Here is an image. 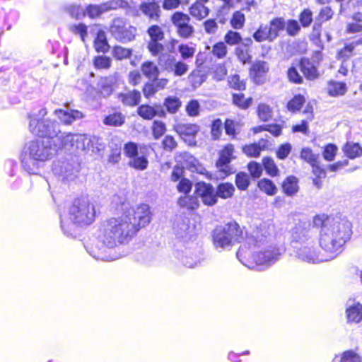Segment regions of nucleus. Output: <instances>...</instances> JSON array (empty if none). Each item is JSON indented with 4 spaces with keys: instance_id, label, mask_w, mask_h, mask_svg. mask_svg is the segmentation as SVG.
<instances>
[{
    "instance_id": "f257e3e1",
    "label": "nucleus",
    "mask_w": 362,
    "mask_h": 362,
    "mask_svg": "<svg viewBox=\"0 0 362 362\" xmlns=\"http://www.w3.org/2000/svg\"><path fill=\"white\" fill-rule=\"evenodd\" d=\"M74 137H38L27 144L21 155L23 168L29 174H37L40 165L51 159L59 151L74 148Z\"/></svg>"
},
{
    "instance_id": "f03ea898",
    "label": "nucleus",
    "mask_w": 362,
    "mask_h": 362,
    "mask_svg": "<svg viewBox=\"0 0 362 362\" xmlns=\"http://www.w3.org/2000/svg\"><path fill=\"white\" fill-rule=\"evenodd\" d=\"M313 227L320 228V245L328 253L329 260L342 251V247L352 234L351 223L345 218L329 217L326 214L316 215Z\"/></svg>"
},
{
    "instance_id": "7ed1b4c3",
    "label": "nucleus",
    "mask_w": 362,
    "mask_h": 362,
    "mask_svg": "<svg viewBox=\"0 0 362 362\" xmlns=\"http://www.w3.org/2000/svg\"><path fill=\"white\" fill-rule=\"evenodd\" d=\"M134 224L129 223L127 216L124 214L118 218H111L104 222L100 228L101 234L99 236V242L102 248L87 249L89 254L95 259L102 261H112L116 257L108 254L110 250L117 243H124L128 241L134 233Z\"/></svg>"
},
{
    "instance_id": "20e7f679",
    "label": "nucleus",
    "mask_w": 362,
    "mask_h": 362,
    "mask_svg": "<svg viewBox=\"0 0 362 362\" xmlns=\"http://www.w3.org/2000/svg\"><path fill=\"white\" fill-rule=\"evenodd\" d=\"M71 223H66L61 218V228L64 234L71 235L74 224L90 225L95 217V206L86 199H76L69 211Z\"/></svg>"
},
{
    "instance_id": "39448f33",
    "label": "nucleus",
    "mask_w": 362,
    "mask_h": 362,
    "mask_svg": "<svg viewBox=\"0 0 362 362\" xmlns=\"http://www.w3.org/2000/svg\"><path fill=\"white\" fill-rule=\"evenodd\" d=\"M244 239L243 230L234 221L218 226L212 231V240L216 249L230 250L235 243H240Z\"/></svg>"
},
{
    "instance_id": "423d86ee",
    "label": "nucleus",
    "mask_w": 362,
    "mask_h": 362,
    "mask_svg": "<svg viewBox=\"0 0 362 362\" xmlns=\"http://www.w3.org/2000/svg\"><path fill=\"white\" fill-rule=\"evenodd\" d=\"M65 157L54 161L52 166L54 174L62 181L74 180L81 170V160L80 157L76 155L78 150L73 148Z\"/></svg>"
},
{
    "instance_id": "0eeeda50",
    "label": "nucleus",
    "mask_w": 362,
    "mask_h": 362,
    "mask_svg": "<svg viewBox=\"0 0 362 362\" xmlns=\"http://www.w3.org/2000/svg\"><path fill=\"white\" fill-rule=\"evenodd\" d=\"M47 114L46 108H42L30 116L29 129L33 136H59L61 133L60 124L57 121L42 119Z\"/></svg>"
},
{
    "instance_id": "6e6552de",
    "label": "nucleus",
    "mask_w": 362,
    "mask_h": 362,
    "mask_svg": "<svg viewBox=\"0 0 362 362\" xmlns=\"http://www.w3.org/2000/svg\"><path fill=\"white\" fill-rule=\"evenodd\" d=\"M136 28L129 25L122 18H115L112 20L110 26L111 35L121 43H128L135 39Z\"/></svg>"
},
{
    "instance_id": "1a4fd4ad",
    "label": "nucleus",
    "mask_w": 362,
    "mask_h": 362,
    "mask_svg": "<svg viewBox=\"0 0 362 362\" xmlns=\"http://www.w3.org/2000/svg\"><path fill=\"white\" fill-rule=\"evenodd\" d=\"M124 215L127 216L129 223L134 224V233L139 230L140 228L148 225L151 220V212L148 204H142L136 209H128Z\"/></svg>"
},
{
    "instance_id": "9d476101",
    "label": "nucleus",
    "mask_w": 362,
    "mask_h": 362,
    "mask_svg": "<svg viewBox=\"0 0 362 362\" xmlns=\"http://www.w3.org/2000/svg\"><path fill=\"white\" fill-rule=\"evenodd\" d=\"M291 245L294 248L300 246L311 245L313 243L314 233L313 227L309 222H300L291 230Z\"/></svg>"
},
{
    "instance_id": "9b49d317",
    "label": "nucleus",
    "mask_w": 362,
    "mask_h": 362,
    "mask_svg": "<svg viewBox=\"0 0 362 362\" xmlns=\"http://www.w3.org/2000/svg\"><path fill=\"white\" fill-rule=\"evenodd\" d=\"M234 146L232 144H228L219 152V158L216 162L220 175L222 178L234 174L237 171V168L230 163L236 158L233 155Z\"/></svg>"
},
{
    "instance_id": "f8f14e48",
    "label": "nucleus",
    "mask_w": 362,
    "mask_h": 362,
    "mask_svg": "<svg viewBox=\"0 0 362 362\" xmlns=\"http://www.w3.org/2000/svg\"><path fill=\"white\" fill-rule=\"evenodd\" d=\"M170 19L180 37L189 38L193 35L194 28L190 24L191 18L189 15L182 11H176L171 16Z\"/></svg>"
},
{
    "instance_id": "ddd939ff",
    "label": "nucleus",
    "mask_w": 362,
    "mask_h": 362,
    "mask_svg": "<svg viewBox=\"0 0 362 362\" xmlns=\"http://www.w3.org/2000/svg\"><path fill=\"white\" fill-rule=\"evenodd\" d=\"M74 148L78 151H91L93 153L102 155L106 148V142L103 137H77L74 139Z\"/></svg>"
},
{
    "instance_id": "4468645a",
    "label": "nucleus",
    "mask_w": 362,
    "mask_h": 362,
    "mask_svg": "<svg viewBox=\"0 0 362 362\" xmlns=\"http://www.w3.org/2000/svg\"><path fill=\"white\" fill-rule=\"evenodd\" d=\"M269 235V228L266 223L257 225L246 236L247 244L250 246L260 247L267 242Z\"/></svg>"
},
{
    "instance_id": "2eb2a0df",
    "label": "nucleus",
    "mask_w": 362,
    "mask_h": 362,
    "mask_svg": "<svg viewBox=\"0 0 362 362\" xmlns=\"http://www.w3.org/2000/svg\"><path fill=\"white\" fill-rule=\"evenodd\" d=\"M310 245L305 244L296 248L297 250L296 256L298 259L312 264H317L329 260L327 257L317 253L313 247Z\"/></svg>"
},
{
    "instance_id": "dca6fc26",
    "label": "nucleus",
    "mask_w": 362,
    "mask_h": 362,
    "mask_svg": "<svg viewBox=\"0 0 362 362\" xmlns=\"http://www.w3.org/2000/svg\"><path fill=\"white\" fill-rule=\"evenodd\" d=\"M194 193L201 198L202 202L207 206H214L217 203L216 191L211 184L199 182L195 185Z\"/></svg>"
},
{
    "instance_id": "f3484780",
    "label": "nucleus",
    "mask_w": 362,
    "mask_h": 362,
    "mask_svg": "<svg viewBox=\"0 0 362 362\" xmlns=\"http://www.w3.org/2000/svg\"><path fill=\"white\" fill-rule=\"evenodd\" d=\"M281 252L279 248L270 247L264 251H259L254 253L253 260L258 265L269 266L279 260Z\"/></svg>"
},
{
    "instance_id": "a211bd4d",
    "label": "nucleus",
    "mask_w": 362,
    "mask_h": 362,
    "mask_svg": "<svg viewBox=\"0 0 362 362\" xmlns=\"http://www.w3.org/2000/svg\"><path fill=\"white\" fill-rule=\"evenodd\" d=\"M118 6L117 1H110L100 4H88L85 8V13L86 16L93 19L110 11L117 9Z\"/></svg>"
},
{
    "instance_id": "6ab92c4d",
    "label": "nucleus",
    "mask_w": 362,
    "mask_h": 362,
    "mask_svg": "<svg viewBox=\"0 0 362 362\" xmlns=\"http://www.w3.org/2000/svg\"><path fill=\"white\" fill-rule=\"evenodd\" d=\"M64 107L66 109H57L54 112L62 123L69 125L74 121L83 117V114L79 110L71 108L69 103H65Z\"/></svg>"
},
{
    "instance_id": "aec40b11",
    "label": "nucleus",
    "mask_w": 362,
    "mask_h": 362,
    "mask_svg": "<svg viewBox=\"0 0 362 362\" xmlns=\"http://www.w3.org/2000/svg\"><path fill=\"white\" fill-rule=\"evenodd\" d=\"M138 115L145 119H152L155 117L166 118V112L160 103L153 105H141L137 108Z\"/></svg>"
},
{
    "instance_id": "412c9836",
    "label": "nucleus",
    "mask_w": 362,
    "mask_h": 362,
    "mask_svg": "<svg viewBox=\"0 0 362 362\" xmlns=\"http://www.w3.org/2000/svg\"><path fill=\"white\" fill-rule=\"evenodd\" d=\"M299 65L300 71L308 80L313 81L320 76L319 62L313 59L303 57L299 62Z\"/></svg>"
},
{
    "instance_id": "4be33fe9",
    "label": "nucleus",
    "mask_w": 362,
    "mask_h": 362,
    "mask_svg": "<svg viewBox=\"0 0 362 362\" xmlns=\"http://www.w3.org/2000/svg\"><path fill=\"white\" fill-rule=\"evenodd\" d=\"M272 144L269 140L262 138L258 143H253L243 146V153L248 157L257 158L262 151L269 149Z\"/></svg>"
},
{
    "instance_id": "5701e85b",
    "label": "nucleus",
    "mask_w": 362,
    "mask_h": 362,
    "mask_svg": "<svg viewBox=\"0 0 362 362\" xmlns=\"http://www.w3.org/2000/svg\"><path fill=\"white\" fill-rule=\"evenodd\" d=\"M269 71V65L264 61H257L255 62L250 70V75L253 81L257 84L264 83L265 74Z\"/></svg>"
},
{
    "instance_id": "b1692460",
    "label": "nucleus",
    "mask_w": 362,
    "mask_h": 362,
    "mask_svg": "<svg viewBox=\"0 0 362 362\" xmlns=\"http://www.w3.org/2000/svg\"><path fill=\"white\" fill-rule=\"evenodd\" d=\"M139 9L150 20L159 21L161 10L157 1L152 0L148 2H142L139 6Z\"/></svg>"
},
{
    "instance_id": "393cba45",
    "label": "nucleus",
    "mask_w": 362,
    "mask_h": 362,
    "mask_svg": "<svg viewBox=\"0 0 362 362\" xmlns=\"http://www.w3.org/2000/svg\"><path fill=\"white\" fill-rule=\"evenodd\" d=\"M91 32L95 34L94 39L93 45L97 52L106 53L109 51L110 46L107 42V35L105 31L95 27L92 29Z\"/></svg>"
},
{
    "instance_id": "a878e982",
    "label": "nucleus",
    "mask_w": 362,
    "mask_h": 362,
    "mask_svg": "<svg viewBox=\"0 0 362 362\" xmlns=\"http://www.w3.org/2000/svg\"><path fill=\"white\" fill-rule=\"evenodd\" d=\"M118 100L125 106L134 107L138 105L141 99V92L138 90H128L118 94Z\"/></svg>"
},
{
    "instance_id": "bb28decb",
    "label": "nucleus",
    "mask_w": 362,
    "mask_h": 362,
    "mask_svg": "<svg viewBox=\"0 0 362 362\" xmlns=\"http://www.w3.org/2000/svg\"><path fill=\"white\" fill-rule=\"evenodd\" d=\"M182 167L192 172H196L199 174H204L206 169L199 163V160L190 154L185 153L183 156Z\"/></svg>"
},
{
    "instance_id": "cd10ccee",
    "label": "nucleus",
    "mask_w": 362,
    "mask_h": 362,
    "mask_svg": "<svg viewBox=\"0 0 362 362\" xmlns=\"http://www.w3.org/2000/svg\"><path fill=\"white\" fill-rule=\"evenodd\" d=\"M166 113L174 115L176 114L182 107V101L176 96L170 95L166 97L163 105Z\"/></svg>"
},
{
    "instance_id": "c85d7f7f",
    "label": "nucleus",
    "mask_w": 362,
    "mask_h": 362,
    "mask_svg": "<svg viewBox=\"0 0 362 362\" xmlns=\"http://www.w3.org/2000/svg\"><path fill=\"white\" fill-rule=\"evenodd\" d=\"M189 222L188 218L182 216H178L175 218L173 228L175 234L178 238L185 237L189 229Z\"/></svg>"
},
{
    "instance_id": "c756f323",
    "label": "nucleus",
    "mask_w": 362,
    "mask_h": 362,
    "mask_svg": "<svg viewBox=\"0 0 362 362\" xmlns=\"http://www.w3.org/2000/svg\"><path fill=\"white\" fill-rule=\"evenodd\" d=\"M108 155H107V163L112 165L118 163L121 160V151L122 145L121 144L116 143L114 141L109 143L108 146Z\"/></svg>"
},
{
    "instance_id": "7c9ffc66",
    "label": "nucleus",
    "mask_w": 362,
    "mask_h": 362,
    "mask_svg": "<svg viewBox=\"0 0 362 362\" xmlns=\"http://www.w3.org/2000/svg\"><path fill=\"white\" fill-rule=\"evenodd\" d=\"M286 22L283 18H274L272 19L268 25L269 33H270V38L274 41L279 36V32L285 29Z\"/></svg>"
},
{
    "instance_id": "2f4dec72",
    "label": "nucleus",
    "mask_w": 362,
    "mask_h": 362,
    "mask_svg": "<svg viewBox=\"0 0 362 362\" xmlns=\"http://www.w3.org/2000/svg\"><path fill=\"white\" fill-rule=\"evenodd\" d=\"M189 13L200 21L209 15V9L203 3L197 1L190 6Z\"/></svg>"
},
{
    "instance_id": "473e14b6",
    "label": "nucleus",
    "mask_w": 362,
    "mask_h": 362,
    "mask_svg": "<svg viewBox=\"0 0 362 362\" xmlns=\"http://www.w3.org/2000/svg\"><path fill=\"white\" fill-rule=\"evenodd\" d=\"M348 321L359 322L362 320V305L359 303L349 306L346 310Z\"/></svg>"
},
{
    "instance_id": "72a5a7b5",
    "label": "nucleus",
    "mask_w": 362,
    "mask_h": 362,
    "mask_svg": "<svg viewBox=\"0 0 362 362\" xmlns=\"http://www.w3.org/2000/svg\"><path fill=\"white\" fill-rule=\"evenodd\" d=\"M141 70L143 74L148 79L158 77L160 74L158 67L152 62L147 61L141 64Z\"/></svg>"
},
{
    "instance_id": "f704fd0d",
    "label": "nucleus",
    "mask_w": 362,
    "mask_h": 362,
    "mask_svg": "<svg viewBox=\"0 0 362 362\" xmlns=\"http://www.w3.org/2000/svg\"><path fill=\"white\" fill-rule=\"evenodd\" d=\"M235 192V187L230 182L221 183L217 186L216 190V198L218 197L222 199L231 197Z\"/></svg>"
},
{
    "instance_id": "c9c22d12",
    "label": "nucleus",
    "mask_w": 362,
    "mask_h": 362,
    "mask_svg": "<svg viewBox=\"0 0 362 362\" xmlns=\"http://www.w3.org/2000/svg\"><path fill=\"white\" fill-rule=\"evenodd\" d=\"M203 258L201 253H192L190 251L186 252V255L182 258V264L189 268H194L201 263Z\"/></svg>"
},
{
    "instance_id": "e433bc0d",
    "label": "nucleus",
    "mask_w": 362,
    "mask_h": 362,
    "mask_svg": "<svg viewBox=\"0 0 362 362\" xmlns=\"http://www.w3.org/2000/svg\"><path fill=\"white\" fill-rule=\"evenodd\" d=\"M343 151L346 157L351 159L356 158L362 155V147L358 143L347 142L344 145Z\"/></svg>"
},
{
    "instance_id": "4c0bfd02",
    "label": "nucleus",
    "mask_w": 362,
    "mask_h": 362,
    "mask_svg": "<svg viewBox=\"0 0 362 362\" xmlns=\"http://www.w3.org/2000/svg\"><path fill=\"white\" fill-rule=\"evenodd\" d=\"M282 188L285 194L292 196L298 192V179L295 176H288L283 182Z\"/></svg>"
},
{
    "instance_id": "58836bf2",
    "label": "nucleus",
    "mask_w": 362,
    "mask_h": 362,
    "mask_svg": "<svg viewBox=\"0 0 362 362\" xmlns=\"http://www.w3.org/2000/svg\"><path fill=\"white\" fill-rule=\"evenodd\" d=\"M177 204L180 207L187 208V209L194 210L199 207V202L197 196L187 195L180 197Z\"/></svg>"
},
{
    "instance_id": "ea45409f",
    "label": "nucleus",
    "mask_w": 362,
    "mask_h": 362,
    "mask_svg": "<svg viewBox=\"0 0 362 362\" xmlns=\"http://www.w3.org/2000/svg\"><path fill=\"white\" fill-rule=\"evenodd\" d=\"M328 93L332 96L343 95L346 92V85L344 82L330 81L328 84Z\"/></svg>"
},
{
    "instance_id": "a19ab883",
    "label": "nucleus",
    "mask_w": 362,
    "mask_h": 362,
    "mask_svg": "<svg viewBox=\"0 0 362 362\" xmlns=\"http://www.w3.org/2000/svg\"><path fill=\"white\" fill-rule=\"evenodd\" d=\"M254 134L261 133L263 131L270 132L273 136H279L281 133V127L279 124H263L255 127L252 129Z\"/></svg>"
},
{
    "instance_id": "79ce46f5",
    "label": "nucleus",
    "mask_w": 362,
    "mask_h": 362,
    "mask_svg": "<svg viewBox=\"0 0 362 362\" xmlns=\"http://www.w3.org/2000/svg\"><path fill=\"white\" fill-rule=\"evenodd\" d=\"M199 130V126L194 124H180L177 126L180 136H196Z\"/></svg>"
},
{
    "instance_id": "37998d69",
    "label": "nucleus",
    "mask_w": 362,
    "mask_h": 362,
    "mask_svg": "<svg viewBox=\"0 0 362 362\" xmlns=\"http://www.w3.org/2000/svg\"><path fill=\"white\" fill-rule=\"evenodd\" d=\"M260 190L264 192L268 195H274L276 193L277 188L274 183L269 179L263 178L257 183Z\"/></svg>"
},
{
    "instance_id": "c03bdc74",
    "label": "nucleus",
    "mask_w": 362,
    "mask_h": 362,
    "mask_svg": "<svg viewBox=\"0 0 362 362\" xmlns=\"http://www.w3.org/2000/svg\"><path fill=\"white\" fill-rule=\"evenodd\" d=\"M235 182L238 189L245 191L250 184V177L245 172H239L235 175Z\"/></svg>"
},
{
    "instance_id": "a18cd8bd",
    "label": "nucleus",
    "mask_w": 362,
    "mask_h": 362,
    "mask_svg": "<svg viewBox=\"0 0 362 362\" xmlns=\"http://www.w3.org/2000/svg\"><path fill=\"white\" fill-rule=\"evenodd\" d=\"M132 49L117 45L112 49V56L117 60H123L129 58L132 54Z\"/></svg>"
},
{
    "instance_id": "49530a36",
    "label": "nucleus",
    "mask_w": 362,
    "mask_h": 362,
    "mask_svg": "<svg viewBox=\"0 0 362 362\" xmlns=\"http://www.w3.org/2000/svg\"><path fill=\"white\" fill-rule=\"evenodd\" d=\"M175 62V57L170 54L165 53L159 56V64L169 72L173 70Z\"/></svg>"
},
{
    "instance_id": "de8ad7c7",
    "label": "nucleus",
    "mask_w": 362,
    "mask_h": 362,
    "mask_svg": "<svg viewBox=\"0 0 362 362\" xmlns=\"http://www.w3.org/2000/svg\"><path fill=\"white\" fill-rule=\"evenodd\" d=\"M69 30L74 35H79L81 40L85 42L86 37L88 35V29L84 23L71 24L69 25Z\"/></svg>"
},
{
    "instance_id": "09e8293b",
    "label": "nucleus",
    "mask_w": 362,
    "mask_h": 362,
    "mask_svg": "<svg viewBox=\"0 0 362 362\" xmlns=\"http://www.w3.org/2000/svg\"><path fill=\"white\" fill-rule=\"evenodd\" d=\"M148 163V161L144 156L137 155L129 161L128 165L136 170H144L147 168Z\"/></svg>"
},
{
    "instance_id": "8fccbe9b",
    "label": "nucleus",
    "mask_w": 362,
    "mask_h": 362,
    "mask_svg": "<svg viewBox=\"0 0 362 362\" xmlns=\"http://www.w3.org/2000/svg\"><path fill=\"white\" fill-rule=\"evenodd\" d=\"M262 165L267 173L270 176L274 177L278 175L279 169L272 158L264 157L262 159Z\"/></svg>"
},
{
    "instance_id": "3c124183",
    "label": "nucleus",
    "mask_w": 362,
    "mask_h": 362,
    "mask_svg": "<svg viewBox=\"0 0 362 362\" xmlns=\"http://www.w3.org/2000/svg\"><path fill=\"white\" fill-rule=\"evenodd\" d=\"M233 103L242 109H247L252 105V98L245 99L244 94L234 93L233 94Z\"/></svg>"
},
{
    "instance_id": "603ef678",
    "label": "nucleus",
    "mask_w": 362,
    "mask_h": 362,
    "mask_svg": "<svg viewBox=\"0 0 362 362\" xmlns=\"http://www.w3.org/2000/svg\"><path fill=\"white\" fill-rule=\"evenodd\" d=\"M268 25H260L259 28L254 33L253 37L257 42L269 41L273 42L270 37Z\"/></svg>"
},
{
    "instance_id": "864d4df0",
    "label": "nucleus",
    "mask_w": 362,
    "mask_h": 362,
    "mask_svg": "<svg viewBox=\"0 0 362 362\" xmlns=\"http://www.w3.org/2000/svg\"><path fill=\"white\" fill-rule=\"evenodd\" d=\"M124 122V117L121 112H115L107 116L104 119V123L107 125L120 126Z\"/></svg>"
},
{
    "instance_id": "5fc2aeb1",
    "label": "nucleus",
    "mask_w": 362,
    "mask_h": 362,
    "mask_svg": "<svg viewBox=\"0 0 362 362\" xmlns=\"http://www.w3.org/2000/svg\"><path fill=\"white\" fill-rule=\"evenodd\" d=\"M99 86L100 93L103 97H108L112 93L114 90L112 79L107 78H102L99 83Z\"/></svg>"
},
{
    "instance_id": "6e6d98bb",
    "label": "nucleus",
    "mask_w": 362,
    "mask_h": 362,
    "mask_svg": "<svg viewBox=\"0 0 362 362\" xmlns=\"http://www.w3.org/2000/svg\"><path fill=\"white\" fill-rule=\"evenodd\" d=\"M305 98L301 95H295L287 104V108L290 111L299 110L305 103Z\"/></svg>"
},
{
    "instance_id": "4d7b16f0",
    "label": "nucleus",
    "mask_w": 362,
    "mask_h": 362,
    "mask_svg": "<svg viewBox=\"0 0 362 362\" xmlns=\"http://www.w3.org/2000/svg\"><path fill=\"white\" fill-rule=\"evenodd\" d=\"M247 168L253 180L259 178L262 174V165L256 161H250L247 164Z\"/></svg>"
},
{
    "instance_id": "13d9d810",
    "label": "nucleus",
    "mask_w": 362,
    "mask_h": 362,
    "mask_svg": "<svg viewBox=\"0 0 362 362\" xmlns=\"http://www.w3.org/2000/svg\"><path fill=\"white\" fill-rule=\"evenodd\" d=\"M245 15L240 11H237L233 13L232 18L230 20L231 26L234 29H241L245 24Z\"/></svg>"
},
{
    "instance_id": "bf43d9fd",
    "label": "nucleus",
    "mask_w": 362,
    "mask_h": 362,
    "mask_svg": "<svg viewBox=\"0 0 362 362\" xmlns=\"http://www.w3.org/2000/svg\"><path fill=\"white\" fill-rule=\"evenodd\" d=\"M147 33L151 37V40L160 41L164 38L163 31L157 25L150 26L148 28Z\"/></svg>"
},
{
    "instance_id": "052dcab7",
    "label": "nucleus",
    "mask_w": 362,
    "mask_h": 362,
    "mask_svg": "<svg viewBox=\"0 0 362 362\" xmlns=\"http://www.w3.org/2000/svg\"><path fill=\"white\" fill-rule=\"evenodd\" d=\"M257 113L259 119L264 122L268 121L272 116V108L266 104L259 105L257 107Z\"/></svg>"
},
{
    "instance_id": "680f3d73",
    "label": "nucleus",
    "mask_w": 362,
    "mask_h": 362,
    "mask_svg": "<svg viewBox=\"0 0 362 362\" xmlns=\"http://www.w3.org/2000/svg\"><path fill=\"white\" fill-rule=\"evenodd\" d=\"M339 362H362V358L353 350H348L341 354Z\"/></svg>"
},
{
    "instance_id": "e2e57ef3",
    "label": "nucleus",
    "mask_w": 362,
    "mask_h": 362,
    "mask_svg": "<svg viewBox=\"0 0 362 362\" xmlns=\"http://www.w3.org/2000/svg\"><path fill=\"white\" fill-rule=\"evenodd\" d=\"M287 76L290 82L296 84H301L303 82V76L299 74L295 66H291L287 71Z\"/></svg>"
},
{
    "instance_id": "0e129e2a",
    "label": "nucleus",
    "mask_w": 362,
    "mask_h": 362,
    "mask_svg": "<svg viewBox=\"0 0 362 362\" xmlns=\"http://www.w3.org/2000/svg\"><path fill=\"white\" fill-rule=\"evenodd\" d=\"M300 158L312 165L317 161L318 155L313 153L310 148H303L300 151Z\"/></svg>"
},
{
    "instance_id": "69168bd1",
    "label": "nucleus",
    "mask_w": 362,
    "mask_h": 362,
    "mask_svg": "<svg viewBox=\"0 0 362 362\" xmlns=\"http://www.w3.org/2000/svg\"><path fill=\"white\" fill-rule=\"evenodd\" d=\"M228 81L230 87L233 89L238 90H243L245 89V83L240 80L238 74L230 76Z\"/></svg>"
},
{
    "instance_id": "338daca9",
    "label": "nucleus",
    "mask_w": 362,
    "mask_h": 362,
    "mask_svg": "<svg viewBox=\"0 0 362 362\" xmlns=\"http://www.w3.org/2000/svg\"><path fill=\"white\" fill-rule=\"evenodd\" d=\"M286 31L288 35L296 36L300 30V27L296 20L291 19L286 23Z\"/></svg>"
},
{
    "instance_id": "774afa93",
    "label": "nucleus",
    "mask_w": 362,
    "mask_h": 362,
    "mask_svg": "<svg viewBox=\"0 0 362 362\" xmlns=\"http://www.w3.org/2000/svg\"><path fill=\"white\" fill-rule=\"evenodd\" d=\"M225 41L230 45H235L238 44L241 40V35L236 31L229 30L225 35Z\"/></svg>"
}]
</instances>
